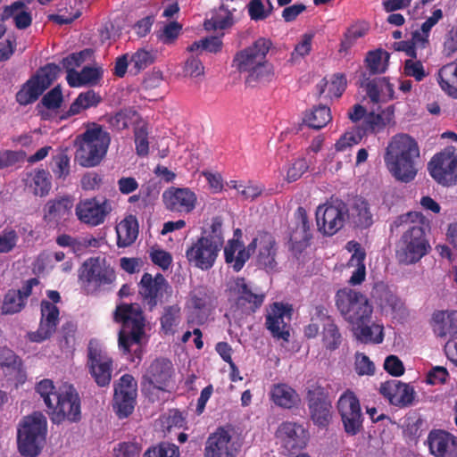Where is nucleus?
Returning a JSON list of instances; mask_svg holds the SVG:
<instances>
[{
	"label": "nucleus",
	"instance_id": "f257e3e1",
	"mask_svg": "<svg viewBox=\"0 0 457 457\" xmlns=\"http://www.w3.org/2000/svg\"><path fill=\"white\" fill-rule=\"evenodd\" d=\"M420 156L417 142L406 134L395 136L386 147L384 156L389 172L402 182L414 179L417 170L414 160Z\"/></svg>",
	"mask_w": 457,
	"mask_h": 457
},
{
	"label": "nucleus",
	"instance_id": "f03ea898",
	"mask_svg": "<svg viewBox=\"0 0 457 457\" xmlns=\"http://www.w3.org/2000/svg\"><path fill=\"white\" fill-rule=\"evenodd\" d=\"M270 40L260 37L250 46L237 52L233 63L240 72H247V84L267 82L272 79L273 68L266 55L271 46Z\"/></svg>",
	"mask_w": 457,
	"mask_h": 457
},
{
	"label": "nucleus",
	"instance_id": "7ed1b4c3",
	"mask_svg": "<svg viewBox=\"0 0 457 457\" xmlns=\"http://www.w3.org/2000/svg\"><path fill=\"white\" fill-rule=\"evenodd\" d=\"M403 225L405 231L398 244L396 258L400 263L411 264L427 253L428 247L425 229L420 222L409 221L408 216H400L392 224V229Z\"/></svg>",
	"mask_w": 457,
	"mask_h": 457
},
{
	"label": "nucleus",
	"instance_id": "20e7f679",
	"mask_svg": "<svg viewBox=\"0 0 457 457\" xmlns=\"http://www.w3.org/2000/svg\"><path fill=\"white\" fill-rule=\"evenodd\" d=\"M110 143L109 132L101 125L93 123L84 133L77 137L76 144L79 147L75 159L83 167H95L104 158Z\"/></svg>",
	"mask_w": 457,
	"mask_h": 457
},
{
	"label": "nucleus",
	"instance_id": "39448f33",
	"mask_svg": "<svg viewBox=\"0 0 457 457\" xmlns=\"http://www.w3.org/2000/svg\"><path fill=\"white\" fill-rule=\"evenodd\" d=\"M223 243L222 220L220 217H214L210 233L194 243L187 250L186 257L195 267L207 270L213 266Z\"/></svg>",
	"mask_w": 457,
	"mask_h": 457
},
{
	"label": "nucleus",
	"instance_id": "423d86ee",
	"mask_svg": "<svg viewBox=\"0 0 457 457\" xmlns=\"http://www.w3.org/2000/svg\"><path fill=\"white\" fill-rule=\"evenodd\" d=\"M114 318L122 322L119 333L118 344L124 353H129L134 345H140L145 335V319L137 304H121L117 306Z\"/></svg>",
	"mask_w": 457,
	"mask_h": 457
},
{
	"label": "nucleus",
	"instance_id": "0eeeda50",
	"mask_svg": "<svg viewBox=\"0 0 457 457\" xmlns=\"http://www.w3.org/2000/svg\"><path fill=\"white\" fill-rule=\"evenodd\" d=\"M46 434V418L38 411L23 419L18 429V448L21 455L36 457L39 454Z\"/></svg>",
	"mask_w": 457,
	"mask_h": 457
},
{
	"label": "nucleus",
	"instance_id": "6e6552de",
	"mask_svg": "<svg viewBox=\"0 0 457 457\" xmlns=\"http://www.w3.org/2000/svg\"><path fill=\"white\" fill-rule=\"evenodd\" d=\"M79 279L87 294L107 290L116 279L114 269L105 258L86 260L79 270Z\"/></svg>",
	"mask_w": 457,
	"mask_h": 457
},
{
	"label": "nucleus",
	"instance_id": "1a4fd4ad",
	"mask_svg": "<svg viewBox=\"0 0 457 457\" xmlns=\"http://www.w3.org/2000/svg\"><path fill=\"white\" fill-rule=\"evenodd\" d=\"M335 301L340 314L349 323L361 326L370 322L372 306L366 295L361 292L346 287L339 289Z\"/></svg>",
	"mask_w": 457,
	"mask_h": 457
},
{
	"label": "nucleus",
	"instance_id": "9d476101",
	"mask_svg": "<svg viewBox=\"0 0 457 457\" xmlns=\"http://www.w3.org/2000/svg\"><path fill=\"white\" fill-rule=\"evenodd\" d=\"M51 420L55 424L64 420L78 422L81 419L80 399L78 392L71 384H63L54 395L53 407H48Z\"/></svg>",
	"mask_w": 457,
	"mask_h": 457
},
{
	"label": "nucleus",
	"instance_id": "9b49d317",
	"mask_svg": "<svg viewBox=\"0 0 457 457\" xmlns=\"http://www.w3.org/2000/svg\"><path fill=\"white\" fill-rule=\"evenodd\" d=\"M306 401L312 422L320 428H326L332 419L328 390L319 381L309 383L306 387Z\"/></svg>",
	"mask_w": 457,
	"mask_h": 457
},
{
	"label": "nucleus",
	"instance_id": "f8f14e48",
	"mask_svg": "<svg viewBox=\"0 0 457 457\" xmlns=\"http://www.w3.org/2000/svg\"><path fill=\"white\" fill-rule=\"evenodd\" d=\"M61 68L55 63H48L40 68L17 92L16 101L21 105L34 103L56 79Z\"/></svg>",
	"mask_w": 457,
	"mask_h": 457
},
{
	"label": "nucleus",
	"instance_id": "ddd939ff",
	"mask_svg": "<svg viewBox=\"0 0 457 457\" xmlns=\"http://www.w3.org/2000/svg\"><path fill=\"white\" fill-rule=\"evenodd\" d=\"M175 369L170 360L155 358L146 367L141 385L144 389L154 388L160 391H169L174 384Z\"/></svg>",
	"mask_w": 457,
	"mask_h": 457
},
{
	"label": "nucleus",
	"instance_id": "4468645a",
	"mask_svg": "<svg viewBox=\"0 0 457 457\" xmlns=\"http://www.w3.org/2000/svg\"><path fill=\"white\" fill-rule=\"evenodd\" d=\"M347 213L348 207L346 204L339 199L320 205L316 211L319 230L327 236L335 235L344 227Z\"/></svg>",
	"mask_w": 457,
	"mask_h": 457
},
{
	"label": "nucleus",
	"instance_id": "2eb2a0df",
	"mask_svg": "<svg viewBox=\"0 0 457 457\" xmlns=\"http://www.w3.org/2000/svg\"><path fill=\"white\" fill-rule=\"evenodd\" d=\"M431 177L443 186H451L457 182V157L455 148L448 146L434 155L428 164Z\"/></svg>",
	"mask_w": 457,
	"mask_h": 457
},
{
	"label": "nucleus",
	"instance_id": "dca6fc26",
	"mask_svg": "<svg viewBox=\"0 0 457 457\" xmlns=\"http://www.w3.org/2000/svg\"><path fill=\"white\" fill-rule=\"evenodd\" d=\"M337 410L347 435L355 436L362 429L363 414L359 399L352 391L345 392L337 401Z\"/></svg>",
	"mask_w": 457,
	"mask_h": 457
},
{
	"label": "nucleus",
	"instance_id": "f3484780",
	"mask_svg": "<svg viewBox=\"0 0 457 457\" xmlns=\"http://www.w3.org/2000/svg\"><path fill=\"white\" fill-rule=\"evenodd\" d=\"M87 367L91 376L99 386H105L110 384L112 360L101 349L96 340H90L87 346Z\"/></svg>",
	"mask_w": 457,
	"mask_h": 457
},
{
	"label": "nucleus",
	"instance_id": "a211bd4d",
	"mask_svg": "<svg viewBox=\"0 0 457 457\" xmlns=\"http://www.w3.org/2000/svg\"><path fill=\"white\" fill-rule=\"evenodd\" d=\"M229 290L236 295L235 312L240 314L249 315L255 312L264 302L265 295L253 292L244 278L235 279Z\"/></svg>",
	"mask_w": 457,
	"mask_h": 457
},
{
	"label": "nucleus",
	"instance_id": "6ab92c4d",
	"mask_svg": "<svg viewBox=\"0 0 457 457\" xmlns=\"http://www.w3.org/2000/svg\"><path fill=\"white\" fill-rule=\"evenodd\" d=\"M276 437L288 454H295L306 446L309 433L300 423L285 421L278 426Z\"/></svg>",
	"mask_w": 457,
	"mask_h": 457
},
{
	"label": "nucleus",
	"instance_id": "aec40b11",
	"mask_svg": "<svg viewBox=\"0 0 457 457\" xmlns=\"http://www.w3.org/2000/svg\"><path fill=\"white\" fill-rule=\"evenodd\" d=\"M78 219L87 225L98 226L104 222L106 216L112 212L109 200L99 201L96 198L81 200L76 205Z\"/></svg>",
	"mask_w": 457,
	"mask_h": 457
},
{
	"label": "nucleus",
	"instance_id": "412c9836",
	"mask_svg": "<svg viewBox=\"0 0 457 457\" xmlns=\"http://www.w3.org/2000/svg\"><path fill=\"white\" fill-rule=\"evenodd\" d=\"M162 202L170 212L190 213L195 208L197 197L188 187H170L162 193Z\"/></svg>",
	"mask_w": 457,
	"mask_h": 457
},
{
	"label": "nucleus",
	"instance_id": "4be33fe9",
	"mask_svg": "<svg viewBox=\"0 0 457 457\" xmlns=\"http://www.w3.org/2000/svg\"><path fill=\"white\" fill-rule=\"evenodd\" d=\"M379 393L389 401L390 404L399 408L411 406L416 396L413 386L396 379L382 383Z\"/></svg>",
	"mask_w": 457,
	"mask_h": 457
},
{
	"label": "nucleus",
	"instance_id": "5701e85b",
	"mask_svg": "<svg viewBox=\"0 0 457 457\" xmlns=\"http://www.w3.org/2000/svg\"><path fill=\"white\" fill-rule=\"evenodd\" d=\"M237 452L230 432L220 428L207 438L204 457H236Z\"/></svg>",
	"mask_w": 457,
	"mask_h": 457
},
{
	"label": "nucleus",
	"instance_id": "b1692460",
	"mask_svg": "<svg viewBox=\"0 0 457 457\" xmlns=\"http://www.w3.org/2000/svg\"><path fill=\"white\" fill-rule=\"evenodd\" d=\"M39 279L32 278L26 280L21 288L9 289L4 295L1 314L8 315L20 312L27 303V299L33 294V289L39 286Z\"/></svg>",
	"mask_w": 457,
	"mask_h": 457
},
{
	"label": "nucleus",
	"instance_id": "393cba45",
	"mask_svg": "<svg viewBox=\"0 0 457 457\" xmlns=\"http://www.w3.org/2000/svg\"><path fill=\"white\" fill-rule=\"evenodd\" d=\"M169 287L166 278L161 273L154 277L145 273L138 283V293L146 302L149 309L153 310Z\"/></svg>",
	"mask_w": 457,
	"mask_h": 457
},
{
	"label": "nucleus",
	"instance_id": "a878e982",
	"mask_svg": "<svg viewBox=\"0 0 457 457\" xmlns=\"http://www.w3.org/2000/svg\"><path fill=\"white\" fill-rule=\"evenodd\" d=\"M426 443L436 457H457V436L445 430H431Z\"/></svg>",
	"mask_w": 457,
	"mask_h": 457
},
{
	"label": "nucleus",
	"instance_id": "bb28decb",
	"mask_svg": "<svg viewBox=\"0 0 457 457\" xmlns=\"http://www.w3.org/2000/svg\"><path fill=\"white\" fill-rule=\"evenodd\" d=\"M287 308L280 303H274L266 315V328L270 331L273 337L288 341L290 337L289 326L285 322L284 318Z\"/></svg>",
	"mask_w": 457,
	"mask_h": 457
},
{
	"label": "nucleus",
	"instance_id": "cd10ccee",
	"mask_svg": "<svg viewBox=\"0 0 457 457\" xmlns=\"http://www.w3.org/2000/svg\"><path fill=\"white\" fill-rule=\"evenodd\" d=\"M254 239L259 242L260 249L257 256V264L267 271L276 270L278 262L277 245L274 237L268 232H260Z\"/></svg>",
	"mask_w": 457,
	"mask_h": 457
},
{
	"label": "nucleus",
	"instance_id": "c85d7f7f",
	"mask_svg": "<svg viewBox=\"0 0 457 457\" xmlns=\"http://www.w3.org/2000/svg\"><path fill=\"white\" fill-rule=\"evenodd\" d=\"M188 301L190 306L197 312L200 321H203L215 307L213 292L203 286L196 287L190 292Z\"/></svg>",
	"mask_w": 457,
	"mask_h": 457
},
{
	"label": "nucleus",
	"instance_id": "c756f323",
	"mask_svg": "<svg viewBox=\"0 0 457 457\" xmlns=\"http://www.w3.org/2000/svg\"><path fill=\"white\" fill-rule=\"evenodd\" d=\"M433 329L439 337L457 333V311H436L433 313Z\"/></svg>",
	"mask_w": 457,
	"mask_h": 457
},
{
	"label": "nucleus",
	"instance_id": "7c9ffc66",
	"mask_svg": "<svg viewBox=\"0 0 457 457\" xmlns=\"http://www.w3.org/2000/svg\"><path fill=\"white\" fill-rule=\"evenodd\" d=\"M72 207L73 199L71 196L50 200L45 207V219L54 222L66 220L71 213Z\"/></svg>",
	"mask_w": 457,
	"mask_h": 457
},
{
	"label": "nucleus",
	"instance_id": "2f4dec72",
	"mask_svg": "<svg viewBox=\"0 0 457 457\" xmlns=\"http://www.w3.org/2000/svg\"><path fill=\"white\" fill-rule=\"evenodd\" d=\"M371 297L383 310L389 309L393 312H401L403 308L402 300L384 283H377L374 286Z\"/></svg>",
	"mask_w": 457,
	"mask_h": 457
},
{
	"label": "nucleus",
	"instance_id": "473e14b6",
	"mask_svg": "<svg viewBox=\"0 0 457 457\" xmlns=\"http://www.w3.org/2000/svg\"><path fill=\"white\" fill-rule=\"evenodd\" d=\"M346 217L354 227L361 228H369L373 223L369 204L361 197L354 198Z\"/></svg>",
	"mask_w": 457,
	"mask_h": 457
},
{
	"label": "nucleus",
	"instance_id": "72a5a7b5",
	"mask_svg": "<svg viewBox=\"0 0 457 457\" xmlns=\"http://www.w3.org/2000/svg\"><path fill=\"white\" fill-rule=\"evenodd\" d=\"M347 248L350 252L353 251L348 265L350 267H355V270L349 279V283L352 286L360 285L364 281L366 276V268L364 264V259L366 256L365 251L361 248V245L356 242H349L347 244Z\"/></svg>",
	"mask_w": 457,
	"mask_h": 457
},
{
	"label": "nucleus",
	"instance_id": "f704fd0d",
	"mask_svg": "<svg viewBox=\"0 0 457 457\" xmlns=\"http://www.w3.org/2000/svg\"><path fill=\"white\" fill-rule=\"evenodd\" d=\"M25 181L31 192L40 197L47 195L52 187L51 175L44 169H36L28 173Z\"/></svg>",
	"mask_w": 457,
	"mask_h": 457
},
{
	"label": "nucleus",
	"instance_id": "c9c22d12",
	"mask_svg": "<svg viewBox=\"0 0 457 457\" xmlns=\"http://www.w3.org/2000/svg\"><path fill=\"white\" fill-rule=\"evenodd\" d=\"M118 245L127 247L132 245L138 235V223L135 216L129 215L116 226Z\"/></svg>",
	"mask_w": 457,
	"mask_h": 457
},
{
	"label": "nucleus",
	"instance_id": "e433bc0d",
	"mask_svg": "<svg viewBox=\"0 0 457 457\" xmlns=\"http://www.w3.org/2000/svg\"><path fill=\"white\" fill-rule=\"evenodd\" d=\"M438 83L443 91L457 99V59L444 65L438 71Z\"/></svg>",
	"mask_w": 457,
	"mask_h": 457
},
{
	"label": "nucleus",
	"instance_id": "4c0bfd02",
	"mask_svg": "<svg viewBox=\"0 0 457 457\" xmlns=\"http://www.w3.org/2000/svg\"><path fill=\"white\" fill-rule=\"evenodd\" d=\"M394 118V110L392 106L387 107L379 113L371 112L365 116L362 127L361 128L365 134L378 133L381 131Z\"/></svg>",
	"mask_w": 457,
	"mask_h": 457
},
{
	"label": "nucleus",
	"instance_id": "58836bf2",
	"mask_svg": "<svg viewBox=\"0 0 457 457\" xmlns=\"http://www.w3.org/2000/svg\"><path fill=\"white\" fill-rule=\"evenodd\" d=\"M270 395L274 403L282 408L290 409L300 402V397L296 391L286 384L275 385L271 389Z\"/></svg>",
	"mask_w": 457,
	"mask_h": 457
},
{
	"label": "nucleus",
	"instance_id": "ea45409f",
	"mask_svg": "<svg viewBox=\"0 0 457 457\" xmlns=\"http://www.w3.org/2000/svg\"><path fill=\"white\" fill-rule=\"evenodd\" d=\"M3 19L12 18L17 29H25L30 26L32 18L23 2H14L4 8Z\"/></svg>",
	"mask_w": 457,
	"mask_h": 457
},
{
	"label": "nucleus",
	"instance_id": "a19ab883",
	"mask_svg": "<svg viewBox=\"0 0 457 457\" xmlns=\"http://www.w3.org/2000/svg\"><path fill=\"white\" fill-rule=\"evenodd\" d=\"M163 83L162 72L161 71H154L143 81L140 87V95L149 101L157 100L162 97L161 86Z\"/></svg>",
	"mask_w": 457,
	"mask_h": 457
},
{
	"label": "nucleus",
	"instance_id": "79ce46f5",
	"mask_svg": "<svg viewBox=\"0 0 457 457\" xmlns=\"http://www.w3.org/2000/svg\"><path fill=\"white\" fill-rule=\"evenodd\" d=\"M360 86L366 89L367 95L370 101L374 104L380 102V93L385 89L389 92L393 91L392 85L387 81L386 78H376L370 79L365 78L361 80Z\"/></svg>",
	"mask_w": 457,
	"mask_h": 457
},
{
	"label": "nucleus",
	"instance_id": "37998d69",
	"mask_svg": "<svg viewBox=\"0 0 457 457\" xmlns=\"http://www.w3.org/2000/svg\"><path fill=\"white\" fill-rule=\"evenodd\" d=\"M101 98L93 90H88L85 93H81L71 104L70 109L67 112L62 116V118H68L79 113L82 110L87 109L91 106H96Z\"/></svg>",
	"mask_w": 457,
	"mask_h": 457
},
{
	"label": "nucleus",
	"instance_id": "c03bdc74",
	"mask_svg": "<svg viewBox=\"0 0 457 457\" xmlns=\"http://www.w3.org/2000/svg\"><path fill=\"white\" fill-rule=\"evenodd\" d=\"M331 120L330 109L326 105H319L305 114L303 122L309 128L320 129Z\"/></svg>",
	"mask_w": 457,
	"mask_h": 457
},
{
	"label": "nucleus",
	"instance_id": "a18cd8bd",
	"mask_svg": "<svg viewBox=\"0 0 457 457\" xmlns=\"http://www.w3.org/2000/svg\"><path fill=\"white\" fill-rule=\"evenodd\" d=\"M162 329L165 334H173L174 328L181 321V309L178 304L165 306L160 319Z\"/></svg>",
	"mask_w": 457,
	"mask_h": 457
},
{
	"label": "nucleus",
	"instance_id": "49530a36",
	"mask_svg": "<svg viewBox=\"0 0 457 457\" xmlns=\"http://www.w3.org/2000/svg\"><path fill=\"white\" fill-rule=\"evenodd\" d=\"M233 23L231 12L223 5L212 16L211 19L204 21L206 30L224 29L230 27Z\"/></svg>",
	"mask_w": 457,
	"mask_h": 457
},
{
	"label": "nucleus",
	"instance_id": "de8ad7c7",
	"mask_svg": "<svg viewBox=\"0 0 457 457\" xmlns=\"http://www.w3.org/2000/svg\"><path fill=\"white\" fill-rule=\"evenodd\" d=\"M389 59V54L383 50L371 51L366 57L367 67L371 74L385 72Z\"/></svg>",
	"mask_w": 457,
	"mask_h": 457
},
{
	"label": "nucleus",
	"instance_id": "09e8293b",
	"mask_svg": "<svg viewBox=\"0 0 457 457\" xmlns=\"http://www.w3.org/2000/svg\"><path fill=\"white\" fill-rule=\"evenodd\" d=\"M184 78L197 79L204 76V66L197 53H191L182 66Z\"/></svg>",
	"mask_w": 457,
	"mask_h": 457
},
{
	"label": "nucleus",
	"instance_id": "8fccbe9b",
	"mask_svg": "<svg viewBox=\"0 0 457 457\" xmlns=\"http://www.w3.org/2000/svg\"><path fill=\"white\" fill-rule=\"evenodd\" d=\"M322 335L324 345L328 349L335 350L338 348L342 337L334 320H328V323L323 324Z\"/></svg>",
	"mask_w": 457,
	"mask_h": 457
},
{
	"label": "nucleus",
	"instance_id": "3c124183",
	"mask_svg": "<svg viewBox=\"0 0 457 457\" xmlns=\"http://www.w3.org/2000/svg\"><path fill=\"white\" fill-rule=\"evenodd\" d=\"M272 12L270 0H251L248 4V12L252 20L262 21Z\"/></svg>",
	"mask_w": 457,
	"mask_h": 457
},
{
	"label": "nucleus",
	"instance_id": "603ef678",
	"mask_svg": "<svg viewBox=\"0 0 457 457\" xmlns=\"http://www.w3.org/2000/svg\"><path fill=\"white\" fill-rule=\"evenodd\" d=\"M222 46L221 40L217 37H205L191 44L187 49L190 53H197L198 54L204 50L210 53H218Z\"/></svg>",
	"mask_w": 457,
	"mask_h": 457
},
{
	"label": "nucleus",
	"instance_id": "864d4df0",
	"mask_svg": "<svg viewBox=\"0 0 457 457\" xmlns=\"http://www.w3.org/2000/svg\"><path fill=\"white\" fill-rule=\"evenodd\" d=\"M143 457H179V451L174 444L162 442L149 448Z\"/></svg>",
	"mask_w": 457,
	"mask_h": 457
},
{
	"label": "nucleus",
	"instance_id": "5fc2aeb1",
	"mask_svg": "<svg viewBox=\"0 0 457 457\" xmlns=\"http://www.w3.org/2000/svg\"><path fill=\"white\" fill-rule=\"evenodd\" d=\"M367 324L356 326L359 330L356 333L357 337L362 342L381 343L383 341L382 328L379 326H368Z\"/></svg>",
	"mask_w": 457,
	"mask_h": 457
},
{
	"label": "nucleus",
	"instance_id": "6e6d98bb",
	"mask_svg": "<svg viewBox=\"0 0 457 457\" xmlns=\"http://www.w3.org/2000/svg\"><path fill=\"white\" fill-rule=\"evenodd\" d=\"M137 395H114V406L117 408V414L120 419L127 418L132 413Z\"/></svg>",
	"mask_w": 457,
	"mask_h": 457
},
{
	"label": "nucleus",
	"instance_id": "4d7b16f0",
	"mask_svg": "<svg viewBox=\"0 0 457 457\" xmlns=\"http://www.w3.org/2000/svg\"><path fill=\"white\" fill-rule=\"evenodd\" d=\"M54 162L53 172L56 179H65L70 175V157L66 152L62 151L54 156Z\"/></svg>",
	"mask_w": 457,
	"mask_h": 457
},
{
	"label": "nucleus",
	"instance_id": "13d9d810",
	"mask_svg": "<svg viewBox=\"0 0 457 457\" xmlns=\"http://www.w3.org/2000/svg\"><path fill=\"white\" fill-rule=\"evenodd\" d=\"M364 135L365 131H362L360 127L355 128L352 131H347L336 143V149L337 151H343L348 146L356 145L361 142Z\"/></svg>",
	"mask_w": 457,
	"mask_h": 457
},
{
	"label": "nucleus",
	"instance_id": "bf43d9fd",
	"mask_svg": "<svg viewBox=\"0 0 457 457\" xmlns=\"http://www.w3.org/2000/svg\"><path fill=\"white\" fill-rule=\"evenodd\" d=\"M155 60V54L152 52L140 49L137 51L130 58V65H133L136 71L145 69Z\"/></svg>",
	"mask_w": 457,
	"mask_h": 457
},
{
	"label": "nucleus",
	"instance_id": "052dcab7",
	"mask_svg": "<svg viewBox=\"0 0 457 457\" xmlns=\"http://www.w3.org/2000/svg\"><path fill=\"white\" fill-rule=\"evenodd\" d=\"M137 116V112L132 110H122L108 119L110 125L118 129L122 130L129 127L133 118Z\"/></svg>",
	"mask_w": 457,
	"mask_h": 457
},
{
	"label": "nucleus",
	"instance_id": "680f3d73",
	"mask_svg": "<svg viewBox=\"0 0 457 457\" xmlns=\"http://www.w3.org/2000/svg\"><path fill=\"white\" fill-rule=\"evenodd\" d=\"M137 395V382L131 375H123L115 386L114 395Z\"/></svg>",
	"mask_w": 457,
	"mask_h": 457
},
{
	"label": "nucleus",
	"instance_id": "e2e57ef3",
	"mask_svg": "<svg viewBox=\"0 0 457 457\" xmlns=\"http://www.w3.org/2000/svg\"><path fill=\"white\" fill-rule=\"evenodd\" d=\"M92 51L90 49H84L79 53H73L62 61V67L66 71H76L77 67H79L85 61L86 58L90 56Z\"/></svg>",
	"mask_w": 457,
	"mask_h": 457
},
{
	"label": "nucleus",
	"instance_id": "0e129e2a",
	"mask_svg": "<svg viewBox=\"0 0 457 457\" xmlns=\"http://www.w3.org/2000/svg\"><path fill=\"white\" fill-rule=\"evenodd\" d=\"M37 392L43 398L46 407H53L54 395H57L54 383L50 379L41 380L36 386Z\"/></svg>",
	"mask_w": 457,
	"mask_h": 457
},
{
	"label": "nucleus",
	"instance_id": "69168bd1",
	"mask_svg": "<svg viewBox=\"0 0 457 457\" xmlns=\"http://www.w3.org/2000/svg\"><path fill=\"white\" fill-rule=\"evenodd\" d=\"M403 74L408 77H413L417 81L423 80L428 75L423 64L420 61H413L412 59L404 62Z\"/></svg>",
	"mask_w": 457,
	"mask_h": 457
},
{
	"label": "nucleus",
	"instance_id": "338daca9",
	"mask_svg": "<svg viewBox=\"0 0 457 457\" xmlns=\"http://www.w3.org/2000/svg\"><path fill=\"white\" fill-rule=\"evenodd\" d=\"M56 324L40 320L39 328L36 332L29 334V337L33 342H42L48 339L56 330Z\"/></svg>",
	"mask_w": 457,
	"mask_h": 457
},
{
	"label": "nucleus",
	"instance_id": "774afa93",
	"mask_svg": "<svg viewBox=\"0 0 457 457\" xmlns=\"http://www.w3.org/2000/svg\"><path fill=\"white\" fill-rule=\"evenodd\" d=\"M310 162L304 158H300L295 161L289 167L287 173V182L296 181L302 175L309 169Z\"/></svg>",
	"mask_w": 457,
	"mask_h": 457
}]
</instances>
